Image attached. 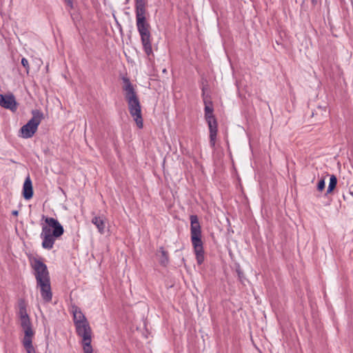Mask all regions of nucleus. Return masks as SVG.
I'll return each mask as SVG.
<instances>
[{
	"mask_svg": "<svg viewBox=\"0 0 353 353\" xmlns=\"http://www.w3.org/2000/svg\"><path fill=\"white\" fill-rule=\"evenodd\" d=\"M92 223L96 225L98 229V232L103 234L105 232V222L104 220L101 216H94L91 221Z\"/></svg>",
	"mask_w": 353,
	"mask_h": 353,
	"instance_id": "2eb2a0df",
	"label": "nucleus"
},
{
	"mask_svg": "<svg viewBox=\"0 0 353 353\" xmlns=\"http://www.w3.org/2000/svg\"><path fill=\"white\" fill-rule=\"evenodd\" d=\"M236 272L238 274V278H239V280L240 281V282L241 283L243 284V280L245 279V276H244V274L243 272V271L241 270V268L239 266L236 269Z\"/></svg>",
	"mask_w": 353,
	"mask_h": 353,
	"instance_id": "aec40b11",
	"label": "nucleus"
},
{
	"mask_svg": "<svg viewBox=\"0 0 353 353\" xmlns=\"http://www.w3.org/2000/svg\"><path fill=\"white\" fill-rule=\"evenodd\" d=\"M325 188V177H322L317 183L316 189L319 192H322Z\"/></svg>",
	"mask_w": 353,
	"mask_h": 353,
	"instance_id": "f3484780",
	"label": "nucleus"
},
{
	"mask_svg": "<svg viewBox=\"0 0 353 353\" xmlns=\"http://www.w3.org/2000/svg\"><path fill=\"white\" fill-rule=\"evenodd\" d=\"M159 252L160 253L159 259V264L163 267H167L170 263L168 252L164 250L163 247L159 248Z\"/></svg>",
	"mask_w": 353,
	"mask_h": 353,
	"instance_id": "4468645a",
	"label": "nucleus"
},
{
	"mask_svg": "<svg viewBox=\"0 0 353 353\" xmlns=\"http://www.w3.org/2000/svg\"><path fill=\"white\" fill-rule=\"evenodd\" d=\"M19 312L18 315L20 319V325L24 333L28 331H34L32 327V323L29 315L27 313L26 303L24 299H20L18 301Z\"/></svg>",
	"mask_w": 353,
	"mask_h": 353,
	"instance_id": "1a4fd4ad",
	"label": "nucleus"
},
{
	"mask_svg": "<svg viewBox=\"0 0 353 353\" xmlns=\"http://www.w3.org/2000/svg\"><path fill=\"white\" fill-rule=\"evenodd\" d=\"M208 87L206 79H202L201 81V97L204 103V119L208 124L209 129V143L211 148L214 149L216 144L218 134V121L214 114L213 103L211 101V97L205 94V90Z\"/></svg>",
	"mask_w": 353,
	"mask_h": 353,
	"instance_id": "7ed1b4c3",
	"label": "nucleus"
},
{
	"mask_svg": "<svg viewBox=\"0 0 353 353\" xmlns=\"http://www.w3.org/2000/svg\"><path fill=\"white\" fill-rule=\"evenodd\" d=\"M317 2V0H312V4L315 5Z\"/></svg>",
	"mask_w": 353,
	"mask_h": 353,
	"instance_id": "5701e85b",
	"label": "nucleus"
},
{
	"mask_svg": "<svg viewBox=\"0 0 353 353\" xmlns=\"http://www.w3.org/2000/svg\"><path fill=\"white\" fill-rule=\"evenodd\" d=\"M22 195L24 199L30 200L34 195L32 182L30 176H28L23 183L22 189Z\"/></svg>",
	"mask_w": 353,
	"mask_h": 353,
	"instance_id": "f8f14e48",
	"label": "nucleus"
},
{
	"mask_svg": "<svg viewBox=\"0 0 353 353\" xmlns=\"http://www.w3.org/2000/svg\"><path fill=\"white\" fill-rule=\"evenodd\" d=\"M34 335V331H28L24 333L21 343L27 353H37L32 344Z\"/></svg>",
	"mask_w": 353,
	"mask_h": 353,
	"instance_id": "9b49d317",
	"label": "nucleus"
},
{
	"mask_svg": "<svg viewBox=\"0 0 353 353\" xmlns=\"http://www.w3.org/2000/svg\"><path fill=\"white\" fill-rule=\"evenodd\" d=\"M123 90L125 92L124 97L128 103L129 112L133 117L137 127L139 129H142L143 127V120L141 113V105L134 86L128 87V88Z\"/></svg>",
	"mask_w": 353,
	"mask_h": 353,
	"instance_id": "0eeeda50",
	"label": "nucleus"
},
{
	"mask_svg": "<svg viewBox=\"0 0 353 353\" xmlns=\"http://www.w3.org/2000/svg\"><path fill=\"white\" fill-rule=\"evenodd\" d=\"M190 239L195 254L196 263L199 265L203 263L205 261V251L203 242L202 241L201 226L199 217L196 214L190 216Z\"/></svg>",
	"mask_w": 353,
	"mask_h": 353,
	"instance_id": "423d86ee",
	"label": "nucleus"
},
{
	"mask_svg": "<svg viewBox=\"0 0 353 353\" xmlns=\"http://www.w3.org/2000/svg\"><path fill=\"white\" fill-rule=\"evenodd\" d=\"M122 81L123 82V85L122 86L123 90L128 88V87L130 88L134 86L133 84L131 83L130 79L127 77H123Z\"/></svg>",
	"mask_w": 353,
	"mask_h": 353,
	"instance_id": "a211bd4d",
	"label": "nucleus"
},
{
	"mask_svg": "<svg viewBox=\"0 0 353 353\" xmlns=\"http://www.w3.org/2000/svg\"><path fill=\"white\" fill-rule=\"evenodd\" d=\"M60 189H61V192H63L64 193L63 190L62 188H60Z\"/></svg>",
	"mask_w": 353,
	"mask_h": 353,
	"instance_id": "b1692460",
	"label": "nucleus"
},
{
	"mask_svg": "<svg viewBox=\"0 0 353 353\" xmlns=\"http://www.w3.org/2000/svg\"><path fill=\"white\" fill-rule=\"evenodd\" d=\"M12 215H13L14 216H17L19 215V211L18 210H12Z\"/></svg>",
	"mask_w": 353,
	"mask_h": 353,
	"instance_id": "4be33fe9",
	"label": "nucleus"
},
{
	"mask_svg": "<svg viewBox=\"0 0 353 353\" xmlns=\"http://www.w3.org/2000/svg\"><path fill=\"white\" fill-rule=\"evenodd\" d=\"M30 265L34 270L37 286L40 289L42 299L45 303H50L52 299L50 285V276L46 264L41 259L34 257L30 261Z\"/></svg>",
	"mask_w": 353,
	"mask_h": 353,
	"instance_id": "f03ea898",
	"label": "nucleus"
},
{
	"mask_svg": "<svg viewBox=\"0 0 353 353\" xmlns=\"http://www.w3.org/2000/svg\"><path fill=\"white\" fill-rule=\"evenodd\" d=\"M46 225L42 226L41 238L42 247L44 249L51 250L56 239L60 238L64 233V228L59 221L53 217H46L43 215Z\"/></svg>",
	"mask_w": 353,
	"mask_h": 353,
	"instance_id": "39448f33",
	"label": "nucleus"
},
{
	"mask_svg": "<svg viewBox=\"0 0 353 353\" xmlns=\"http://www.w3.org/2000/svg\"><path fill=\"white\" fill-rule=\"evenodd\" d=\"M31 113L32 117L19 131V136L23 139L32 138L37 132L41 121L44 118L43 113L39 110H32Z\"/></svg>",
	"mask_w": 353,
	"mask_h": 353,
	"instance_id": "6e6552de",
	"label": "nucleus"
},
{
	"mask_svg": "<svg viewBox=\"0 0 353 353\" xmlns=\"http://www.w3.org/2000/svg\"><path fill=\"white\" fill-rule=\"evenodd\" d=\"M145 1L135 0V14L137 30L140 34L143 49L150 61L154 55L152 48V34L150 25L145 17Z\"/></svg>",
	"mask_w": 353,
	"mask_h": 353,
	"instance_id": "f257e3e1",
	"label": "nucleus"
},
{
	"mask_svg": "<svg viewBox=\"0 0 353 353\" xmlns=\"http://www.w3.org/2000/svg\"><path fill=\"white\" fill-rule=\"evenodd\" d=\"M338 183L337 177L334 174H332L330 176V182L328 184V187L325 193V195L331 194L336 188Z\"/></svg>",
	"mask_w": 353,
	"mask_h": 353,
	"instance_id": "dca6fc26",
	"label": "nucleus"
},
{
	"mask_svg": "<svg viewBox=\"0 0 353 353\" xmlns=\"http://www.w3.org/2000/svg\"><path fill=\"white\" fill-rule=\"evenodd\" d=\"M21 63L24 67V68L26 69V73L28 74H29V71H30V66H29V63H28V59H26L25 57H23L21 59Z\"/></svg>",
	"mask_w": 353,
	"mask_h": 353,
	"instance_id": "6ab92c4d",
	"label": "nucleus"
},
{
	"mask_svg": "<svg viewBox=\"0 0 353 353\" xmlns=\"http://www.w3.org/2000/svg\"><path fill=\"white\" fill-rule=\"evenodd\" d=\"M312 117H316L319 122H322L327 117V105H318L312 112Z\"/></svg>",
	"mask_w": 353,
	"mask_h": 353,
	"instance_id": "ddd939ff",
	"label": "nucleus"
},
{
	"mask_svg": "<svg viewBox=\"0 0 353 353\" xmlns=\"http://www.w3.org/2000/svg\"><path fill=\"white\" fill-rule=\"evenodd\" d=\"M73 321L77 334L82 339L81 343L84 353H92V330L85 316L77 307L73 310Z\"/></svg>",
	"mask_w": 353,
	"mask_h": 353,
	"instance_id": "20e7f679",
	"label": "nucleus"
},
{
	"mask_svg": "<svg viewBox=\"0 0 353 353\" xmlns=\"http://www.w3.org/2000/svg\"><path fill=\"white\" fill-rule=\"evenodd\" d=\"M0 105L5 109L15 112L17 109L18 103L12 93L0 94Z\"/></svg>",
	"mask_w": 353,
	"mask_h": 353,
	"instance_id": "9d476101",
	"label": "nucleus"
},
{
	"mask_svg": "<svg viewBox=\"0 0 353 353\" xmlns=\"http://www.w3.org/2000/svg\"><path fill=\"white\" fill-rule=\"evenodd\" d=\"M70 9L74 8L73 0L65 3Z\"/></svg>",
	"mask_w": 353,
	"mask_h": 353,
	"instance_id": "412c9836",
	"label": "nucleus"
}]
</instances>
